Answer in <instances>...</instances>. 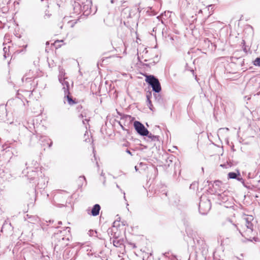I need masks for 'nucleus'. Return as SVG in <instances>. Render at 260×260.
Masks as SVG:
<instances>
[{
    "instance_id": "obj_1",
    "label": "nucleus",
    "mask_w": 260,
    "mask_h": 260,
    "mask_svg": "<svg viewBox=\"0 0 260 260\" xmlns=\"http://www.w3.org/2000/svg\"><path fill=\"white\" fill-rule=\"evenodd\" d=\"M145 77V81L152 88V90L156 92H159L161 90L160 84L158 79L153 75H144Z\"/></svg>"
},
{
    "instance_id": "obj_2",
    "label": "nucleus",
    "mask_w": 260,
    "mask_h": 260,
    "mask_svg": "<svg viewBox=\"0 0 260 260\" xmlns=\"http://www.w3.org/2000/svg\"><path fill=\"white\" fill-rule=\"evenodd\" d=\"M134 126L137 133L141 136H145L148 135V131L140 122L136 121L134 123Z\"/></svg>"
},
{
    "instance_id": "obj_3",
    "label": "nucleus",
    "mask_w": 260,
    "mask_h": 260,
    "mask_svg": "<svg viewBox=\"0 0 260 260\" xmlns=\"http://www.w3.org/2000/svg\"><path fill=\"white\" fill-rule=\"evenodd\" d=\"M253 232V225L251 223L247 222V224L242 228V235L247 239L251 238Z\"/></svg>"
},
{
    "instance_id": "obj_4",
    "label": "nucleus",
    "mask_w": 260,
    "mask_h": 260,
    "mask_svg": "<svg viewBox=\"0 0 260 260\" xmlns=\"http://www.w3.org/2000/svg\"><path fill=\"white\" fill-rule=\"evenodd\" d=\"M100 209L101 207L99 204L94 205L91 211L92 215L95 216L99 215Z\"/></svg>"
},
{
    "instance_id": "obj_5",
    "label": "nucleus",
    "mask_w": 260,
    "mask_h": 260,
    "mask_svg": "<svg viewBox=\"0 0 260 260\" xmlns=\"http://www.w3.org/2000/svg\"><path fill=\"white\" fill-rule=\"evenodd\" d=\"M65 98L67 99L68 104L70 105H73L77 103V102L75 101V100L72 99L71 96H70L69 94L67 95Z\"/></svg>"
},
{
    "instance_id": "obj_6",
    "label": "nucleus",
    "mask_w": 260,
    "mask_h": 260,
    "mask_svg": "<svg viewBox=\"0 0 260 260\" xmlns=\"http://www.w3.org/2000/svg\"><path fill=\"white\" fill-rule=\"evenodd\" d=\"M63 42V40H56L54 42V43L52 45L54 46L56 48H58L60 47L62 45V44L61 43H62Z\"/></svg>"
},
{
    "instance_id": "obj_7",
    "label": "nucleus",
    "mask_w": 260,
    "mask_h": 260,
    "mask_svg": "<svg viewBox=\"0 0 260 260\" xmlns=\"http://www.w3.org/2000/svg\"><path fill=\"white\" fill-rule=\"evenodd\" d=\"M113 244L115 247H120L122 245V242L117 239H114L113 241Z\"/></svg>"
},
{
    "instance_id": "obj_8",
    "label": "nucleus",
    "mask_w": 260,
    "mask_h": 260,
    "mask_svg": "<svg viewBox=\"0 0 260 260\" xmlns=\"http://www.w3.org/2000/svg\"><path fill=\"white\" fill-rule=\"evenodd\" d=\"M237 176V174L234 172H230L228 174V177L230 179H235Z\"/></svg>"
},
{
    "instance_id": "obj_9",
    "label": "nucleus",
    "mask_w": 260,
    "mask_h": 260,
    "mask_svg": "<svg viewBox=\"0 0 260 260\" xmlns=\"http://www.w3.org/2000/svg\"><path fill=\"white\" fill-rule=\"evenodd\" d=\"M253 64L256 66H260V58L257 57L253 61Z\"/></svg>"
},
{
    "instance_id": "obj_10",
    "label": "nucleus",
    "mask_w": 260,
    "mask_h": 260,
    "mask_svg": "<svg viewBox=\"0 0 260 260\" xmlns=\"http://www.w3.org/2000/svg\"><path fill=\"white\" fill-rule=\"evenodd\" d=\"M151 96H152V95H151V93L150 92H149L146 95L147 102H148L149 104H150V105H151V101L150 100V98H151Z\"/></svg>"
},
{
    "instance_id": "obj_11",
    "label": "nucleus",
    "mask_w": 260,
    "mask_h": 260,
    "mask_svg": "<svg viewBox=\"0 0 260 260\" xmlns=\"http://www.w3.org/2000/svg\"><path fill=\"white\" fill-rule=\"evenodd\" d=\"M79 116L80 118H83L84 117H86V113L84 112V113H81Z\"/></svg>"
},
{
    "instance_id": "obj_12",
    "label": "nucleus",
    "mask_w": 260,
    "mask_h": 260,
    "mask_svg": "<svg viewBox=\"0 0 260 260\" xmlns=\"http://www.w3.org/2000/svg\"><path fill=\"white\" fill-rule=\"evenodd\" d=\"M220 184H221V182L219 181H217L215 182V185H219Z\"/></svg>"
},
{
    "instance_id": "obj_13",
    "label": "nucleus",
    "mask_w": 260,
    "mask_h": 260,
    "mask_svg": "<svg viewBox=\"0 0 260 260\" xmlns=\"http://www.w3.org/2000/svg\"><path fill=\"white\" fill-rule=\"evenodd\" d=\"M126 152H127L128 153H129V154H131V151H130L129 150H127Z\"/></svg>"
},
{
    "instance_id": "obj_14",
    "label": "nucleus",
    "mask_w": 260,
    "mask_h": 260,
    "mask_svg": "<svg viewBox=\"0 0 260 260\" xmlns=\"http://www.w3.org/2000/svg\"><path fill=\"white\" fill-rule=\"evenodd\" d=\"M202 10H200V11H199V13H202Z\"/></svg>"
}]
</instances>
